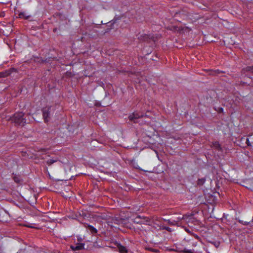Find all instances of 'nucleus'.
<instances>
[{"label": "nucleus", "instance_id": "obj_1", "mask_svg": "<svg viewBox=\"0 0 253 253\" xmlns=\"http://www.w3.org/2000/svg\"><path fill=\"white\" fill-rule=\"evenodd\" d=\"M24 114L22 112H17L15 113L11 118V120L15 124L23 126L26 123V120L23 118Z\"/></svg>", "mask_w": 253, "mask_h": 253}, {"label": "nucleus", "instance_id": "obj_2", "mask_svg": "<svg viewBox=\"0 0 253 253\" xmlns=\"http://www.w3.org/2000/svg\"><path fill=\"white\" fill-rule=\"evenodd\" d=\"M42 116L45 122H48L50 116L51 107L47 106L42 109Z\"/></svg>", "mask_w": 253, "mask_h": 253}, {"label": "nucleus", "instance_id": "obj_3", "mask_svg": "<svg viewBox=\"0 0 253 253\" xmlns=\"http://www.w3.org/2000/svg\"><path fill=\"white\" fill-rule=\"evenodd\" d=\"M144 116V114L143 113L134 112L129 116L128 118L130 121H133L134 123H137L136 120L138 119L142 118Z\"/></svg>", "mask_w": 253, "mask_h": 253}, {"label": "nucleus", "instance_id": "obj_4", "mask_svg": "<svg viewBox=\"0 0 253 253\" xmlns=\"http://www.w3.org/2000/svg\"><path fill=\"white\" fill-rule=\"evenodd\" d=\"M141 219H144L145 220V222H146V223H149L150 222V220L148 218H147L146 217H143V218H141V217H140V216H137L135 219H134V222L136 223H138V224H142V223H144V221H141Z\"/></svg>", "mask_w": 253, "mask_h": 253}, {"label": "nucleus", "instance_id": "obj_5", "mask_svg": "<svg viewBox=\"0 0 253 253\" xmlns=\"http://www.w3.org/2000/svg\"><path fill=\"white\" fill-rule=\"evenodd\" d=\"M84 244L83 243H78L75 246H71V248L74 251H80L84 249Z\"/></svg>", "mask_w": 253, "mask_h": 253}, {"label": "nucleus", "instance_id": "obj_6", "mask_svg": "<svg viewBox=\"0 0 253 253\" xmlns=\"http://www.w3.org/2000/svg\"><path fill=\"white\" fill-rule=\"evenodd\" d=\"M84 226L92 234H96L97 232V229L92 225L84 224Z\"/></svg>", "mask_w": 253, "mask_h": 253}, {"label": "nucleus", "instance_id": "obj_7", "mask_svg": "<svg viewBox=\"0 0 253 253\" xmlns=\"http://www.w3.org/2000/svg\"><path fill=\"white\" fill-rule=\"evenodd\" d=\"M117 247L118 248L119 252L120 253H131L127 249V248L126 247L124 246L119 244L118 245Z\"/></svg>", "mask_w": 253, "mask_h": 253}, {"label": "nucleus", "instance_id": "obj_8", "mask_svg": "<svg viewBox=\"0 0 253 253\" xmlns=\"http://www.w3.org/2000/svg\"><path fill=\"white\" fill-rule=\"evenodd\" d=\"M221 71L219 70H211L209 71V75L212 76H216L220 74Z\"/></svg>", "mask_w": 253, "mask_h": 253}, {"label": "nucleus", "instance_id": "obj_9", "mask_svg": "<svg viewBox=\"0 0 253 253\" xmlns=\"http://www.w3.org/2000/svg\"><path fill=\"white\" fill-rule=\"evenodd\" d=\"M149 37L150 36L149 35L144 34V35H140V36H139L138 39L140 41H146L148 40V39H150Z\"/></svg>", "mask_w": 253, "mask_h": 253}, {"label": "nucleus", "instance_id": "obj_10", "mask_svg": "<svg viewBox=\"0 0 253 253\" xmlns=\"http://www.w3.org/2000/svg\"><path fill=\"white\" fill-rule=\"evenodd\" d=\"M188 218V216L186 215H183L182 216H179L177 217L175 220L177 221V224L179 226V222L182 219H185Z\"/></svg>", "mask_w": 253, "mask_h": 253}, {"label": "nucleus", "instance_id": "obj_11", "mask_svg": "<svg viewBox=\"0 0 253 253\" xmlns=\"http://www.w3.org/2000/svg\"><path fill=\"white\" fill-rule=\"evenodd\" d=\"M166 221H167L168 222V223H169V225H171V226L177 225L178 226V225L177 224V221H176L175 219H173V220L168 219V220H166Z\"/></svg>", "mask_w": 253, "mask_h": 253}, {"label": "nucleus", "instance_id": "obj_12", "mask_svg": "<svg viewBox=\"0 0 253 253\" xmlns=\"http://www.w3.org/2000/svg\"><path fill=\"white\" fill-rule=\"evenodd\" d=\"M212 145L213 146L217 149L220 150L221 149V145L218 142L215 141L213 143Z\"/></svg>", "mask_w": 253, "mask_h": 253}, {"label": "nucleus", "instance_id": "obj_13", "mask_svg": "<svg viewBox=\"0 0 253 253\" xmlns=\"http://www.w3.org/2000/svg\"><path fill=\"white\" fill-rule=\"evenodd\" d=\"M205 181H206L205 178H202L199 179L197 181V184L199 185H202L204 184Z\"/></svg>", "mask_w": 253, "mask_h": 253}, {"label": "nucleus", "instance_id": "obj_14", "mask_svg": "<svg viewBox=\"0 0 253 253\" xmlns=\"http://www.w3.org/2000/svg\"><path fill=\"white\" fill-rule=\"evenodd\" d=\"M57 161V160H54V159H48V160H47L46 164L48 166H50V165L53 164L54 163H55V162H56Z\"/></svg>", "mask_w": 253, "mask_h": 253}, {"label": "nucleus", "instance_id": "obj_15", "mask_svg": "<svg viewBox=\"0 0 253 253\" xmlns=\"http://www.w3.org/2000/svg\"><path fill=\"white\" fill-rule=\"evenodd\" d=\"M211 243L216 248H218L220 246V242L218 241H213L211 242Z\"/></svg>", "mask_w": 253, "mask_h": 253}, {"label": "nucleus", "instance_id": "obj_16", "mask_svg": "<svg viewBox=\"0 0 253 253\" xmlns=\"http://www.w3.org/2000/svg\"><path fill=\"white\" fill-rule=\"evenodd\" d=\"M184 248H185L177 246L176 247V249L175 250V251L179 253H183L184 251Z\"/></svg>", "mask_w": 253, "mask_h": 253}, {"label": "nucleus", "instance_id": "obj_17", "mask_svg": "<svg viewBox=\"0 0 253 253\" xmlns=\"http://www.w3.org/2000/svg\"><path fill=\"white\" fill-rule=\"evenodd\" d=\"M184 253H196L194 250H187L184 248Z\"/></svg>", "mask_w": 253, "mask_h": 253}, {"label": "nucleus", "instance_id": "obj_18", "mask_svg": "<svg viewBox=\"0 0 253 253\" xmlns=\"http://www.w3.org/2000/svg\"><path fill=\"white\" fill-rule=\"evenodd\" d=\"M162 229H165V230H166L167 231L169 232H171L172 231V230L171 229V228H169V227L166 226H162Z\"/></svg>", "mask_w": 253, "mask_h": 253}, {"label": "nucleus", "instance_id": "obj_19", "mask_svg": "<svg viewBox=\"0 0 253 253\" xmlns=\"http://www.w3.org/2000/svg\"><path fill=\"white\" fill-rule=\"evenodd\" d=\"M9 73L8 72H0V77H5L7 76Z\"/></svg>", "mask_w": 253, "mask_h": 253}, {"label": "nucleus", "instance_id": "obj_20", "mask_svg": "<svg viewBox=\"0 0 253 253\" xmlns=\"http://www.w3.org/2000/svg\"><path fill=\"white\" fill-rule=\"evenodd\" d=\"M246 70L247 71H250L253 73V66H249L246 68Z\"/></svg>", "mask_w": 253, "mask_h": 253}, {"label": "nucleus", "instance_id": "obj_21", "mask_svg": "<svg viewBox=\"0 0 253 253\" xmlns=\"http://www.w3.org/2000/svg\"><path fill=\"white\" fill-rule=\"evenodd\" d=\"M13 180H14V181L17 183H19L21 181L20 178L18 177H17V176H14L13 177Z\"/></svg>", "mask_w": 253, "mask_h": 253}, {"label": "nucleus", "instance_id": "obj_22", "mask_svg": "<svg viewBox=\"0 0 253 253\" xmlns=\"http://www.w3.org/2000/svg\"><path fill=\"white\" fill-rule=\"evenodd\" d=\"M246 143L248 145V146H251L252 145L251 144V142L249 140V138H247V140H246Z\"/></svg>", "mask_w": 253, "mask_h": 253}, {"label": "nucleus", "instance_id": "obj_23", "mask_svg": "<svg viewBox=\"0 0 253 253\" xmlns=\"http://www.w3.org/2000/svg\"><path fill=\"white\" fill-rule=\"evenodd\" d=\"M18 16H19V18H23L24 16V12H20Z\"/></svg>", "mask_w": 253, "mask_h": 253}, {"label": "nucleus", "instance_id": "obj_24", "mask_svg": "<svg viewBox=\"0 0 253 253\" xmlns=\"http://www.w3.org/2000/svg\"><path fill=\"white\" fill-rule=\"evenodd\" d=\"M150 251L153 252H158V250H156V249H149Z\"/></svg>", "mask_w": 253, "mask_h": 253}, {"label": "nucleus", "instance_id": "obj_25", "mask_svg": "<svg viewBox=\"0 0 253 253\" xmlns=\"http://www.w3.org/2000/svg\"><path fill=\"white\" fill-rule=\"evenodd\" d=\"M240 222L242 223L244 225H247L249 224V222L246 221L244 222V223L243 222V221H240Z\"/></svg>", "mask_w": 253, "mask_h": 253}, {"label": "nucleus", "instance_id": "obj_26", "mask_svg": "<svg viewBox=\"0 0 253 253\" xmlns=\"http://www.w3.org/2000/svg\"><path fill=\"white\" fill-rule=\"evenodd\" d=\"M3 16H4L3 12L0 13V17H3Z\"/></svg>", "mask_w": 253, "mask_h": 253}, {"label": "nucleus", "instance_id": "obj_27", "mask_svg": "<svg viewBox=\"0 0 253 253\" xmlns=\"http://www.w3.org/2000/svg\"><path fill=\"white\" fill-rule=\"evenodd\" d=\"M25 226H27V227H30V228H33V226H30V225H25Z\"/></svg>", "mask_w": 253, "mask_h": 253}, {"label": "nucleus", "instance_id": "obj_28", "mask_svg": "<svg viewBox=\"0 0 253 253\" xmlns=\"http://www.w3.org/2000/svg\"><path fill=\"white\" fill-rule=\"evenodd\" d=\"M185 231H187V232H189V230H188V229H187L186 228H185Z\"/></svg>", "mask_w": 253, "mask_h": 253}, {"label": "nucleus", "instance_id": "obj_29", "mask_svg": "<svg viewBox=\"0 0 253 253\" xmlns=\"http://www.w3.org/2000/svg\"><path fill=\"white\" fill-rule=\"evenodd\" d=\"M192 219V217H190V218H189V219L188 221H187V220H186V221L187 222H189V220H190V219Z\"/></svg>", "mask_w": 253, "mask_h": 253}, {"label": "nucleus", "instance_id": "obj_30", "mask_svg": "<svg viewBox=\"0 0 253 253\" xmlns=\"http://www.w3.org/2000/svg\"><path fill=\"white\" fill-rule=\"evenodd\" d=\"M78 240L79 241H81V238H78Z\"/></svg>", "mask_w": 253, "mask_h": 253}, {"label": "nucleus", "instance_id": "obj_31", "mask_svg": "<svg viewBox=\"0 0 253 253\" xmlns=\"http://www.w3.org/2000/svg\"><path fill=\"white\" fill-rule=\"evenodd\" d=\"M193 246H196V244L193 243Z\"/></svg>", "mask_w": 253, "mask_h": 253}]
</instances>
